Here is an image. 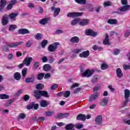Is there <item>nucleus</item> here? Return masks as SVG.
Returning <instances> with one entry per match:
<instances>
[{"label":"nucleus","mask_w":130,"mask_h":130,"mask_svg":"<svg viewBox=\"0 0 130 130\" xmlns=\"http://www.w3.org/2000/svg\"><path fill=\"white\" fill-rule=\"evenodd\" d=\"M24 43V42L20 41V42H16L11 43L10 44H8L7 45V46H5L3 47V50L5 52H8L10 49H9V47H10V48H16V47H17V46H19L21 45V44H23Z\"/></svg>","instance_id":"nucleus-1"},{"label":"nucleus","mask_w":130,"mask_h":130,"mask_svg":"<svg viewBox=\"0 0 130 130\" xmlns=\"http://www.w3.org/2000/svg\"><path fill=\"white\" fill-rule=\"evenodd\" d=\"M93 74H94L93 70L87 69L82 73V77H84L85 78H90L92 77V75Z\"/></svg>","instance_id":"nucleus-2"},{"label":"nucleus","mask_w":130,"mask_h":130,"mask_svg":"<svg viewBox=\"0 0 130 130\" xmlns=\"http://www.w3.org/2000/svg\"><path fill=\"white\" fill-rule=\"evenodd\" d=\"M58 45H59V43H54L48 46V49L50 52H54V51L57 49V46H58Z\"/></svg>","instance_id":"nucleus-3"},{"label":"nucleus","mask_w":130,"mask_h":130,"mask_svg":"<svg viewBox=\"0 0 130 130\" xmlns=\"http://www.w3.org/2000/svg\"><path fill=\"white\" fill-rule=\"evenodd\" d=\"M1 22L3 26H6V25H8V23H9V15L6 14L3 15L2 16Z\"/></svg>","instance_id":"nucleus-4"},{"label":"nucleus","mask_w":130,"mask_h":130,"mask_svg":"<svg viewBox=\"0 0 130 130\" xmlns=\"http://www.w3.org/2000/svg\"><path fill=\"white\" fill-rule=\"evenodd\" d=\"M85 35L87 36H92V37H95L98 35V33L93 31L92 29H88L85 31Z\"/></svg>","instance_id":"nucleus-5"},{"label":"nucleus","mask_w":130,"mask_h":130,"mask_svg":"<svg viewBox=\"0 0 130 130\" xmlns=\"http://www.w3.org/2000/svg\"><path fill=\"white\" fill-rule=\"evenodd\" d=\"M33 60V58L31 57H27L24 58L23 60V64H25L26 67H29L31 64V62Z\"/></svg>","instance_id":"nucleus-6"},{"label":"nucleus","mask_w":130,"mask_h":130,"mask_svg":"<svg viewBox=\"0 0 130 130\" xmlns=\"http://www.w3.org/2000/svg\"><path fill=\"white\" fill-rule=\"evenodd\" d=\"M100 93L99 92H96L94 94H92L89 98L88 101V102H92V101H94V100H96V99H98Z\"/></svg>","instance_id":"nucleus-7"},{"label":"nucleus","mask_w":130,"mask_h":130,"mask_svg":"<svg viewBox=\"0 0 130 130\" xmlns=\"http://www.w3.org/2000/svg\"><path fill=\"white\" fill-rule=\"evenodd\" d=\"M89 55H90V51L87 50L79 54V56L81 58H87Z\"/></svg>","instance_id":"nucleus-8"},{"label":"nucleus","mask_w":130,"mask_h":130,"mask_svg":"<svg viewBox=\"0 0 130 130\" xmlns=\"http://www.w3.org/2000/svg\"><path fill=\"white\" fill-rule=\"evenodd\" d=\"M124 98L125 99V102L124 103V105H125L126 103H127V101H128V98H129L130 96V91L129 90L126 89L124 90Z\"/></svg>","instance_id":"nucleus-9"},{"label":"nucleus","mask_w":130,"mask_h":130,"mask_svg":"<svg viewBox=\"0 0 130 130\" xmlns=\"http://www.w3.org/2000/svg\"><path fill=\"white\" fill-rule=\"evenodd\" d=\"M83 14L81 12H72L69 13L67 14V17H80Z\"/></svg>","instance_id":"nucleus-10"},{"label":"nucleus","mask_w":130,"mask_h":130,"mask_svg":"<svg viewBox=\"0 0 130 130\" xmlns=\"http://www.w3.org/2000/svg\"><path fill=\"white\" fill-rule=\"evenodd\" d=\"M103 120V118L102 117V116L101 115H98L96 117L95 119V121L98 125H101V124H102V121Z\"/></svg>","instance_id":"nucleus-11"},{"label":"nucleus","mask_w":130,"mask_h":130,"mask_svg":"<svg viewBox=\"0 0 130 130\" xmlns=\"http://www.w3.org/2000/svg\"><path fill=\"white\" fill-rule=\"evenodd\" d=\"M88 24H90V20L89 19H82L80 20L79 19V25L80 26H86V25H88Z\"/></svg>","instance_id":"nucleus-12"},{"label":"nucleus","mask_w":130,"mask_h":130,"mask_svg":"<svg viewBox=\"0 0 130 130\" xmlns=\"http://www.w3.org/2000/svg\"><path fill=\"white\" fill-rule=\"evenodd\" d=\"M51 9V11H54V17H56L59 15V13H60V8H55L54 7H52Z\"/></svg>","instance_id":"nucleus-13"},{"label":"nucleus","mask_w":130,"mask_h":130,"mask_svg":"<svg viewBox=\"0 0 130 130\" xmlns=\"http://www.w3.org/2000/svg\"><path fill=\"white\" fill-rule=\"evenodd\" d=\"M27 108L28 109H32L34 108L35 110H37V109H38V104H35V103L33 102L29 106H27Z\"/></svg>","instance_id":"nucleus-14"},{"label":"nucleus","mask_w":130,"mask_h":130,"mask_svg":"<svg viewBox=\"0 0 130 130\" xmlns=\"http://www.w3.org/2000/svg\"><path fill=\"white\" fill-rule=\"evenodd\" d=\"M130 10V5H126L119 8L120 12H127Z\"/></svg>","instance_id":"nucleus-15"},{"label":"nucleus","mask_w":130,"mask_h":130,"mask_svg":"<svg viewBox=\"0 0 130 130\" xmlns=\"http://www.w3.org/2000/svg\"><path fill=\"white\" fill-rule=\"evenodd\" d=\"M103 44H104V45H110V43L109 42V36H108L107 34H106L105 38L103 40Z\"/></svg>","instance_id":"nucleus-16"},{"label":"nucleus","mask_w":130,"mask_h":130,"mask_svg":"<svg viewBox=\"0 0 130 130\" xmlns=\"http://www.w3.org/2000/svg\"><path fill=\"white\" fill-rule=\"evenodd\" d=\"M7 5V1L6 0H1L0 2V12H3L4 8L6 7Z\"/></svg>","instance_id":"nucleus-17"},{"label":"nucleus","mask_w":130,"mask_h":130,"mask_svg":"<svg viewBox=\"0 0 130 130\" xmlns=\"http://www.w3.org/2000/svg\"><path fill=\"white\" fill-rule=\"evenodd\" d=\"M18 32L19 34H30V31H29V30L26 28L20 29H19Z\"/></svg>","instance_id":"nucleus-18"},{"label":"nucleus","mask_w":130,"mask_h":130,"mask_svg":"<svg viewBox=\"0 0 130 130\" xmlns=\"http://www.w3.org/2000/svg\"><path fill=\"white\" fill-rule=\"evenodd\" d=\"M116 73L118 78H122V77H123V73L121 72V69H120V68L117 69Z\"/></svg>","instance_id":"nucleus-19"},{"label":"nucleus","mask_w":130,"mask_h":130,"mask_svg":"<svg viewBox=\"0 0 130 130\" xmlns=\"http://www.w3.org/2000/svg\"><path fill=\"white\" fill-rule=\"evenodd\" d=\"M18 16V13H12L9 14L8 17L12 21H15L16 17Z\"/></svg>","instance_id":"nucleus-20"},{"label":"nucleus","mask_w":130,"mask_h":130,"mask_svg":"<svg viewBox=\"0 0 130 130\" xmlns=\"http://www.w3.org/2000/svg\"><path fill=\"white\" fill-rule=\"evenodd\" d=\"M70 41L71 43H79L80 38L78 37H73L70 39Z\"/></svg>","instance_id":"nucleus-21"},{"label":"nucleus","mask_w":130,"mask_h":130,"mask_svg":"<svg viewBox=\"0 0 130 130\" xmlns=\"http://www.w3.org/2000/svg\"><path fill=\"white\" fill-rule=\"evenodd\" d=\"M34 81H35V77L34 76L27 78L25 79V83H33Z\"/></svg>","instance_id":"nucleus-22"},{"label":"nucleus","mask_w":130,"mask_h":130,"mask_svg":"<svg viewBox=\"0 0 130 130\" xmlns=\"http://www.w3.org/2000/svg\"><path fill=\"white\" fill-rule=\"evenodd\" d=\"M107 23L110 25H116L117 24V20L109 19L107 20Z\"/></svg>","instance_id":"nucleus-23"},{"label":"nucleus","mask_w":130,"mask_h":130,"mask_svg":"<svg viewBox=\"0 0 130 130\" xmlns=\"http://www.w3.org/2000/svg\"><path fill=\"white\" fill-rule=\"evenodd\" d=\"M77 119L78 120H82L83 121H85V120H86V116L82 114H79L77 116Z\"/></svg>","instance_id":"nucleus-24"},{"label":"nucleus","mask_w":130,"mask_h":130,"mask_svg":"<svg viewBox=\"0 0 130 130\" xmlns=\"http://www.w3.org/2000/svg\"><path fill=\"white\" fill-rule=\"evenodd\" d=\"M14 78L16 81H20L21 78V74L19 72H16L14 74Z\"/></svg>","instance_id":"nucleus-25"},{"label":"nucleus","mask_w":130,"mask_h":130,"mask_svg":"<svg viewBox=\"0 0 130 130\" xmlns=\"http://www.w3.org/2000/svg\"><path fill=\"white\" fill-rule=\"evenodd\" d=\"M35 97L37 99H39L41 97V90H36L34 92Z\"/></svg>","instance_id":"nucleus-26"},{"label":"nucleus","mask_w":130,"mask_h":130,"mask_svg":"<svg viewBox=\"0 0 130 130\" xmlns=\"http://www.w3.org/2000/svg\"><path fill=\"white\" fill-rule=\"evenodd\" d=\"M99 79V77L98 76V75L93 76L91 80L92 84H95V83H97V82H98Z\"/></svg>","instance_id":"nucleus-27"},{"label":"nucleus","mask_w":130,"mask_h":130,"mask_svg":"<svg viewBox=\"0 0 130 130\" xmlns=\"http://www.w3.org/2000/svg\"><path fill=\"white\" fill-rule=\"evenodd\" d=\"M78 23H80V18H76L72 20L71 22V25L75 26V25H76V24H78Z\"/></svg>","instance_id":"nucleus-28"},{"label":"nucleus","mask_w":130,"mask_h":130,"mask_svg":"<svg viewBox=\"0 0 130 130\" xmlns=\"http://www.w3.org/2000/svg\"><path fill=\"white\" fill-rule=\"evenodd\" d=\"M48 22V18H43L39 22L40 24H41V25H46V24H47Z\"/></svg>","instance_id":"nucleus-29"},{"label":"nucleus","mask_w":130,"mask_h":130,"mask_svg":"<svg viewBox=\"0 0 130 130\" xmlns=\"http://www.w3.org/2000/svg\"><path fill=\"white\" fill-rule=\"evenodd\" d=\"M44 70L45 72H48V71H50L51 70V66L48 64H45L44 66Z\"/></svg>","instance_id":"nucleus-30"},{"label":"nucleus","mask_w":130,"mask_h":130,"mask_svg":"<svg viewBox=\"0 0 130 130\" xmlns=\"http://www.w3.org/2000/svg\"><path fill=\"white\" fill-rule=\"evenodd\" d=\"M75 127V125L73 124H69L67 125L65 127L66 129L67 130H72L74 127Z\"/></svg>","instance_id":"nucleus-31"},{"label":"nucleus","mask_w":130,"mask_h":130,"mask_svg":"<svg viewBox=\"0 0 130 130\" xmlns=\"http://www.w3.org/2000/svg\"><path fill=\"white\" fill-rule=\"evenodd\" d=\"M107 103H108V99H103L101 103V105L102 106H105L107 105Z\"/></svg>","instance_id":"nucleus-32"},{"label":"nucleus","mask_w":130,"mask_h":130,"mask_svg":"<svg viewBox=\"0 0 130 130\" xmlns=\"http://www.w3.org/2000/svg\"><path fill=\"white\" fill-rule=\"evenodd\" d=\"M83 51H84V49L83 48L75 49L73 50V52L77 54H79L80 52H83Z\"/></svg>","instance_id":"nucleus-33"},{"label":"nucleus","mask_w":130,"mask_h":130,"mask_svg":"<svg viewBox=\"0 0 130 130\" xmlns=\"http://www.w3.org/2000/svg\"><path fill=\"white\" fill-rule=\"evenodd\" d=\"M101 69L103 70H107L108 69V65L106 63H103L101 64Z\"/></svg>","instance_id":"nucleus-34"},{"label":"nucleus","mask_w":130,"mask_h":130,"mask_svg":"<svg viewBox=\"0 0 130 130\" xmlns=\"http://www.w3.org/2000/svg\"><path fill=\"white\" fill-rule=\"evenodd\" d=\"M32 44H33V42L31 40H28L26 42L25 46L26 47H28V48L32 46Z\"/></svg>","instance_id":"nucleus-35"},{"label":"nucleus","mask_w":130,"mask_h":130,"mask_svg":"<svg viewBox=\"0 0 130 130\" xmlns=\"http://www.w3.org/2000/svg\"><path fill=\"white\" fill-rule=\"evenodd\" d=\"M40 105L41 107H46V106H47V102L46 101L43 100L40 102Z\"/></svg>","instance_id":"nucleus-36"},{"label":"nucleus","mask_w":130,"mask_h":130,"mask_svg":"<svg viewBox=\"0 0 130 130\" xmlns=\"http://www.w3.org/2000/svg\"><path fill=\"white\" fill-rule=\"evenodd\" d=\"M10 96L6 94H0V99H9Z\"/></svg>","instance_id":"nucleus-37"},{"label":"nucleus","mask_w":130,"mask_h":130,"mask_svg":"<svg viewBox=\"0 0 130 130\" xmlns=\"http://www.w3.org/2000/svg\"><path fill=\"white\" fill-rule=\"evenodd\" d=\"M71 95V91L67 90L65 91L64 93H63V97H65V98H69Z\"/></svg>","instance_id":"nucleus-38"},{"label":"nucleus","mask_w":130,"mask_h":130,"mask_svg":"<svg viewBox=\"0 0 130 130\" xmlns=\"http://www.w3.org/2000/svg\"><path fill=\"white\" fill-rule=\"evenodd\" d=\"M75 2L79 5H85L87 2V0H75Z\"/></svg>","instance_id":"nucleus-39"},{"label":"nucleus","mask_w":130,"mask_h":130,"mask_svg":"<svg viewBox=\"0 0 130 130\" xmlns=\"http://www.w3.org/2000/svg\"><path fill=\"white\" fill-rule=\"evenodd\" d=\"M12 103H13V100H8L5 104V106H6V107H9V106L12 105Z\"/></svg>","instance_id":"nucleus-40"},{"label":"nucleus","mask_w":130,"mask_h":130,"mask_svg":"<svg viewBox=\"0 0 130 130\" xmlns=\"http://www.w3.org/2000/svg\"><path fill=\"white\" fill-rule=\"evenodd\" d=\"M44 88V85L41 83H39L36 85V89L38 90H41Z\"/></svg>","instance_id":"nucleus-41"},{"label":"nucleus","mask_w":130,"mask_h":130,"mask_svg":"<svg viewBox=\"0 0 130 130\" xmlns=\"http://www.w3.org/2000/svg\"><path fill=\"white\" fill-rule=\"evenodd\" d=\"M41 96H44V97H49L48 95V93L46 91H41Z\"/></svg>","instance_id":"nucleus-42"},{"label":"nucleus","mask_w":130,"mask_h":130,"mask_svg":"<svg viewBox=\"0 0 130 130\" xmlns=\"http://www.w3.org/2000/svg\"><path fill=\"white\" fill-rule=\"evenodd\" d=\"M67 115H69V114H59L57 115V118H63V117H66Z\"/></svg>","instance_id":"nucleus-43"},{"label":"nucleus","mask_w":130,"mask_h":130,"mask_svg":"<svg viewBox=\"0 0 130 130\" xmlns=\"http://www.w3.org/2000/svg\"><path fill=\"white\" fill-rule=\"evenodd\" d=\"M15 29H17V25L12 24L10 25L9 27V31H14Z\"/></svg>","instance_id":"nucleus-44"},{"label":"nucleus","mask_w":130,"mask_h":130,"mask_svg":"<svg viewBox=\"0 0 130 130\" xmlns=\"http://www.w3.org/2000/svg\"><path fill=\"white\" fill-rule=\"evenodd\" d=\"M36 39L37 40H41L42 39V35L40 33H38L35 36Z\"/></svg>","instance_id":"nucleus-45"},{"label":"nucleus","mask_w":130,"mask_h":130,"mask_svg":"<svg viewBox=\"0 0 130 130\" xmlns=\"http://www.w3.org/2000/svg\"><path fill=\"white\" fill-rule=\"evenodd\" d=\"M47 43H48V41H47V40H45L43 41L41 43V46L42 48H45V46H46V45H47Z\"/></svg>","instance_id":"nucleus-46"},{"label":"nucleus","mask_w":130,"mask_h":130,"mask_svg":"<svg viewBox=\"0 0 130 130\" xmlns=\"http://www.w3.org/2000/svg\"><path fill=\"white\" fill-rule=\"evenodd\" d=\"M45 114L46 116H52L53 115V112L48 111L45 113Z\"/></svg>","instance_id":"nucleus-47"},{"label":"nucleus","mask_w":130,"mask_h":130,"mask_svg":"<svg viewBox=\"0 0 130 130\" xmlns=\"http://www.w3.org/2000/svg\"><path fill=\"white\" fill-rule=\"evenodd\" d=\"M110 6H111V3L110 2V1L105 2L104 3V8H106V7H109Z\"/></svg>","instance_id":"nucleus-48"},{"label":"nucleus","mask_w":130,"mask_h":130,"mask_svg":"<svg viewBox=\"0 0 130 130\" xmlns=\"http://www.w3.org/2000/svg\"><path fill=\"white\" fill-rule=\"evenodd\" d=\"M27 71L28 69L27 68H23L22 70V77H25L27 74Z\"/></svg>","instance_id":"nucleus-49"},{"label":"nucleus","mask_w":130,"mask_h":130,"mask_svg":"<svg viewBox=\"0 0 130 130\" xmlns=\"http://www.w3.org/2000/svg\"><path fill=\"white\" fill-rule=\"evenodd\" d=\"M43 77H44V74L40 73L38 75L37 79L38 80H42V79H43Z\"/></svg>","instance_id":"nucleus-50"},{"label":"nucleus","mask_w":130,"mask_h":130,"mask_svg":"<svg viewBox=\"0 0 130 130\" xmlns=\"http://www.w3.org/2000/svg\"><path fill=\"white\" fill-rule=\"evenodd\" d=\"M120 53V50L119 49H115L114 50L113 54L114 55H118Z\"/></svg>","instance_id":"nucleus-51"},{"label":"nucleus","mask_w":130,"mask_h":130,"mask_svg":"<svg viewBox=\"0 0 130 130\" xmlns=\"http://www.w3.org/2000/svg\"><path fill=\"white\" fill-rule=\"evenodd\" d=\"M81 90L82 88L81 87L77 88L74 91V93L78 94V93H80V92H81Z\"/></svg>","instance_id":"nucleus-52"},{"label":"nucleus","mask_w":130,"mask_h":130,"mask_svg":"<svg viewBox=\"0 0 130 130\" xmlns=\"http://www.w3.org/2000/svg\"><path fill=\"white\" fill-rule=\"evenodd\" d=\"M19 117L20 118V119H24V118H26V115H25L24 113H21L19 114Z\"/></svg>","instance_id":"nucleus-53"},{"label":"nucleus","mask_w":130,"mask_h":130,"mask_svg":"<svg viewBox=\"0 0 130 130\" xmlns=\"http://www.w3.org/2000/svg\"><path fill=\"white\" fill-rule=\"evenodd\" d=\"M39 67V62H35L34 64V69L36 70Z\"/></svg>","instance_id":"nucleus-54"},{"label":"nucleus","mask_w":130,"mask_h":130,"mask_svg":"<svg viewBox=\"0 0 130 130\" xmlns=\"http://www.w3.org/2000/svg\"><path fill=\"white\" fill-rule=\"evenodd\" d=\"M123 68L125 70H130V64H128V65L124 64L123 65Z\"/></svg>","instance_id":"nucleus-55"},{"label":"nucleus","mask_w":130,"mask_h":130,"mask_svg":"<svg viewBox=\"0 0 130 130\" xmlns=\"http://www.w3.org/2000/svg\"><path fill=\"white\" fill-rule=\"evenodd\" d=\"M83 126H84V125H83L82 124L78 123L76 124V128L78 129H81V128H82V127H83Z\"/></svg>","instance_id":"nucleus-56"},{"label":"nucleus","mask_w":130,"mask_h":130,"mask_svg":"<svg viewBox=\"0 0 130 130\" xmlns=\"http://www.w3.org/2000/svg\"><path fill=\"white\" fill-rule=\"evenodd\" d=\"M121 3L122 6L127 5V0H121Z\"/></svg>","instance_id":"nucleus-57"},{"label":"nucleus","mask_w":130,"mask_h":130,"mask_svg":"<svg viewBox=\"0 0 130 130\" xmlns=\"http://www.w3.org/2000/svg\"><path fill=\"white\" fill-rule=\"evenodd\" d=\"M30 99V96L27 94L23 96V99L24 101H28V100Z\"/></svg>","instance_id":"nucleus-58"},{"label":"nucleus","mask_w":130,"mask_h":130,"mask_svg":"<svg viewBox=\"0 0 130 130\" xmlns=\"http://www.w3.org/2000/svg\"><path fill=\"white\" fill-rule=\"evenodd\" d=\"M123 121L124 123H126V124H128V125H130V119H124L123 120Z\"/></svg>","instance_id":"nucleus-59"},{"label":"nucleus","mask_w":130,"mask_h":130,"mask_svg":"<svg viewBox=\"0 0 130 130\" xmlns=\"http://www.w3.org/2000/svg\"><path fill=\"white\" fill-rule=\"evenodd\" d=\"M57 87H58V85L56 84H55L52 85V86L51 87V90H55V89H56Z\"/></svg>","instance_id":"nucleus-60"},{"label":"nucleus","mask_w":130,"mask_h":130,"mask_svg":"<svg viewBox=\"0 0 130 130\" xmlns=\"http://www.w3.org/2000/svg\"><path fill=\"white\" fill-rule=\"evenodd\" d=\"M55 33L58 35L61 34L63 33V30L62 29H57L56 30Z\"/></svg>","instance_id":"nucleus-61"},{"label":"nucleus","mask_w":130,"mask_h":130,"mask_svg":"<svg viewBox=\"0 0 130 130\" xmlns=\"http://www.w3.org/2000/svg\"><path fill=\"white\" fill-rule=\"evenodd\" d=\"M129 34H130V31L126 30L124 34L125 37H128L129 36Z\"/></svg>","instance_id":"nucleus-62"},{"label":"nucleus","mask_w":130,"mask_h":130,"mask_svg":"<svg viewBox=\"0 0 130 130\" xmlns=\"http://www.w3.org/2000/svg\"><path fill=\"white\" fill-rule=\"evenodd\" d=\"M13 57H14V55L13 54H9L8 56V58L9 60L13 59Z\"/></svg>","instance_id":"nucleus-63"},{"label":"nucleus","mask_w":130,"mask_h":130,"mask_svg":"<svg viewBox=\"0 0 130 130\" xmlns=\"http://www.w3.org/2000/svg\"><path fill=\"white\" fill-rule=\"evenodd\" d=\"M50 73H47L45 75L44 79H49V78H50Z\"/></svg>","instance_id":"nucleus-64"}]
</instances>
